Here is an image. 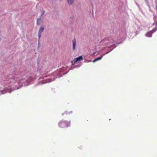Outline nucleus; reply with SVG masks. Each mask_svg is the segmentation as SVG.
Instances as JSON below:
<instances>
[{"instance_id":"11","label":"nucleus","mask_w":157,"mask_h":157,"mask_svg":"<svg viewBox=\"0 0 157 157\" xmlns=\"http://www.w3.org/2000/svg\"><path fill=\"white\" fill-rule=\"evenodd\" d=\"M41 33H39L38 34V36L39 37V39L41 37Z\"/></svg>"},{"instance_id":"8","label":"nucleus","mask_w":157,"mask_h":157,"mask_svg":"<svg viewBox=\"0 0 157 157\" xmlns=\"http://www.w3.org/2000/svg\"><path fill=\"white\" fill-rule=\"evenodd\" d=\"M102 56H101L98 57V58H97L95 59H94L93 60V62L94 63L98 60H100L102 58Z\"/></svg>"},{"instance_id":"7","label":"nucleus","mask_w":157,"mask_h":157,"mask_svg":"<svg viewBox=\"0 0 157 157\" xmlns=\"http://www.w3.org/2000/svg\"><path fill=\"white\" fill-rule=\"evenodd\" d=\"M109 42H107L108 44H113V40L112 38H110L108 40Z\"/></svg>"},{"instance_id":"4","label":"nucleus","mask_w":157,"mask_h":157,"mask_svg":"<svg viewBox=\"0 0 157 157\" xmlns=\"http://www.w3.org/2000/svg\"><path fill=\"white\" fill-rule=\"evenodd\" d=\"M73 48V50H75L76 46V40L75 38L72 40Z\"/></svg>"},{"instance_id":"6","label":"nucleus","mask_w":157,"mask_h":157,"mask_svg":"<svg viewBox=\"0 0 157 157\" xmlns=\"http://www.w3.org/2000/svg\"><path fill=\"white\" fill-rule=\"evenodd\" d=\"M152 32L151 31L147 33L146 34V36H147L150 37H151L152 35Z\"/></svg>"},{"instance_id":"12","label":"nucleus","mask_w":157,"mask_h":157,"mask_svg":"<svg viewBox=\"0 0 157 157\" xmlns=\"http://www.w3.org/2000/svg\"><path fill=\"white\" fill-rule=\"evenodd\" d=\"M42 13H42V14L41 15V16H42L44 14V13H45L44 11H43Z\"/></svg>"},{"instance_id":"2","label":"nucleus","mask_w":157,"mask_h":157,"mask_svg":"<svg viewBox=\"0 0 157 157\" xmlns=\"http://www.w3.org/2000/svg\"><path fill=\"white\" fill-rule=\"evenodd\" d=\"M19 80V78L17 77H14L12 78H11L10 82H12L13 84H14L16 82H17L18 84H19L20 83Z\"/></svg>"},{"instance_id":"5","label":"nucleus","mask_w":157,"mask_h":157,"mask_svg":"<svg viewBox=\"0 0 157 157\" xmlns=\"http://www.w3.org/2000/svg\"><path fill=\"white\" fill-rule=\"evenodd\" d=\"M72 113V112L71 111L70 112H68L67 111H65L63 113H62V116H63L64 115H70V113Z\"/></svg>"},{"instance_id":"1","label":"nucleus","mask_w":157,"mask_h":157,"mask_svg":"<svg viewBox=\"0 0 157 157\" xmlns=\"http://www.w3.org/2000/svg\"><path fill=\"white\" fill-rule=\"evenodd\" d=\"M58 125L61 128L69 127L71 125V122L67 121H61L59 122Z\"/></svg>"},{"instance_id":"3","label":"nucleus","mask_w":157,"mask_h":157,"mask_svg":"<svg viewBox=\"0 0 157 157\" xmlns=\"http://www.w3.org/2000/svg\"><path fill=\"white\" fill-rule=\"evenodd\" d=\"M83 59V57L82 56H80L78 57L75 58L74 59L75 63L78 61H80Z\"/></svg>"},{"instance_id":"10","label":"nucleus","mask_w":157,"mask_h":157,"mask_svg":"<svg viewBox=\"0 0 157 157\" xmlns=\"http://www.w3.org/2000/svg\"><path fill=\"white\" fill-rule=\"evenodd\" d=\"M44 30V28L43 27H41L39 29V33H41Z\"/></svg>"},{"instance_id":"9","label":"nucleus","mask_w":157,"mask_h":157,"mask_svg":"<svg viewBox=\"0 0 157 157\" xmlns=\"http://www.w3.org/2000/svg\"><path fill=\"white\" fill-rule=\"evenodd\" d=\"M68 3L69 5H72L74 1V0H67Z\"/></svg>"}]
</instances>
